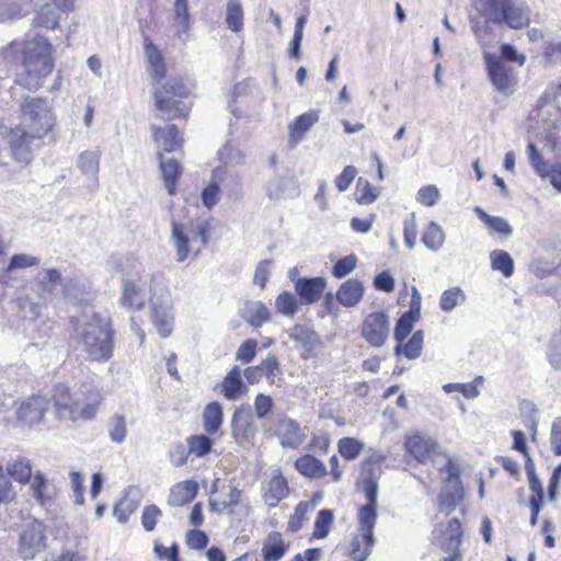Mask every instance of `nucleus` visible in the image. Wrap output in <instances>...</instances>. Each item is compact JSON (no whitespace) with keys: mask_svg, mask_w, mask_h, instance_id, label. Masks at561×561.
I'll list each match as a JSON object with an SVG mask.
<instances>
[{"mask_svg":"<svg viewBox=\"0 0 561 561\" xmlns=\"http://www.w3.org/2000/svg\"><path fill=\"white\" fill-rule=\"evenodd\" d=\"M215 170H221L225 172L222 181H220V185L227 190L229 197L237 195L241 188V178L239 173L226 165H220Z\"/></svg>","mask_w":561,"mask_h":561,"instance_id":"052dcab7","label":"nucleus"},{"mask_svg":"<svg viewBox=\"0 0 561 561\" xmlns=\"http://www.w3.org/2000/svg\"><path fill=\"white\" fill-rule=\"evenodd\" d=\"M216 388L220 389L222 396L229 401L240 399L248 391V387L242 380L239 366H233Z\"/></svg>","mask_w":561,"mask_h":561,"instance_id":"5701e85b","label":"nucleus"},{"mask_svg":"<svg viewBox=\"0 0 561 561\" xmlns=\"http://www.w3.org/2000/svg\"><path fill=\"white\" fill-rule=\"evenodd\" d=\"M327 280L321 277H300L295 282V290L301 304L311 305L318 301L324 291Z\"/></svg>","mask_w":561,"mask_h":561,"instance_id":"6ab92c4d","label":"nucleus"},{"mask_svg":"<svg viewBox=\"0 0 561 561\" xmlns=\"http://www.w3.org/2000/svg\"><path fill=\"white\" fill-rule=\"evenodd\" d=\"M377 507L374 506H362L358 511V524L363 533H365L364 539H370L374 536L373 529L377 522Z\"/></svg>","mask_w":561,"mask_h":561,"instance_id":"4d7b16f0","label":"nucleus"},{"mask_svg":"<svg viewBox=\"0 0 561 561\" xmlns=\"http://www.w3.org/2000/svg\"><path fill=\"white\" fill-rule=\"evenodd\" d=\"M101 401L102 398L96 391L71 393L66 385H58L55 389V412L61 421L92 420L98 413Z\"/></svg>","mask_w":561,"mask_h":561,"instance_id":"20e7f679","label":"nucleus"},{"mask_svg":"<svg viewBox=\"0 0 561 561\" xmlns=\"http://www.w3.org/2000/svg\"><path fill=\"white\" fill-rule=\"evenodd\" d=\"M64 297L76 304H88L94 298L91 283L84 277H72L65 280Z\"/></svg>","mask_w":561,"mask_h":561,"instance_id":"4be33fe9","label":"nucleus"},{"mask_svg":"<svg viewBox=\"0 0 561 561\" xmlns=\"http://www.w3.org/2000/svg\"><path fill=\"white\" fill-rule=\"evenodd\" d=\"M153 139L165 152H172L182 146V137L175 125L165 128L152 126Z\"/></svg>","mask_w":561,"mask_h":561,"instance_id":"72a5a7b5","label":"nucleus"},{"mask_svg":"<svg viewBox=\"0 0 561 561\" xmlns=\"http://www.w3.org/2000/svg\"><path fill=\"white\" fill-rule=\"evenodd\" d=\"M64 279L61 278V273L57 268H47L43 270L37 274L36 277V288L39 295V299L44 302L50 300L54 296H56L58 287L64 288Z\"/></svg>","mask_w":561,"mask_h":561,"instance_id":"412c9836","label":"nucleus"},{"mask_svg":"<svg viewBox=\"0 0 561 561\" xmlns=\"http://www.w3.org/2000/svg\"><path fill=\"white\" fill-rule=\"evenodd\" d=\"M49 400L46 397L33 396L23 401L16 411L18 420L33 425L39 422L48 408Z\"/></svg>","mask_w":561,"mask_h":561,"instance_id":"aec40b11","label":"nucleus"},{"mask_svg":"<svg viewBox=\"0 0 561 561\" xmlns=\"http://www.w3.org/2000/svg\"><path fill=\"white\" fill-rule=\"evenodd\" d=\"M491 267L501 272L505 277H510L514 273V261L512 256L504 250H493L490 253Z\"/></svg>","mask_w":561,"mask_h":561,"instance_id":"603ef678","label":"nucleus"},{"mask_svg":"<svg viewBox=\"0 0 561 561\" xmlns=\"http://www.w3.org/2000/svg\"><path fill=\"white\" fill-rule=\"evenodd\" d=\"M219 159L222 162V165L226 167H236L244 163L245 154L244 152L234 146L227 145L219 152Z\"/></svg>","mask_w":561,"mask_h":561,"instance_id":"69168bd1","label":"nucleus"},{"mask_svg":"<svg viewBox=\"0 0 561 561\" xmlns=\"http://www.w3.org/2000/svg\"><path fill=\"white\" fill-rule=\"evenodd\" d=\"M27 129L16 127L8 135V142L13 158L20 163H30L33 159V151L39 146L42 138L30 136Z\"/></svg>","mask_w":561,"mask_h":561,"instance_id":"f8f14e48","label":"nucleus"},{"mask_svg":"<svg viewBox=\"0 0 561 561\" xmlns=\"http://www.w3.org/2000/svg\"><path fill=\"white\" fill-rule=\"evenodd\" d=\"M224 412L217 401L208 403L203 412V426L207 434H217L222 425Z\"/></svg>","mask_w":561,"mask_h":561,"instance_id":"ea45409f","label":"nucleus"},{"mask_svg":"<svg viewBox=\"0 0 561 561\" xmlns=\"http://www.w3.org/2000/svg\"><path fill=\"white\" fill-rule=\"evenodd\" d=\"M420 318L414 317L412 314H409L404 312L397 321L393 336L396 341L398 342V345L394 350L396 354L399 355L401 351V343L408 337V335L411 333L414 323L419 321Z\"/></svg>","mask_w":561,"mask_h":561,"instance_id":"3c124183","label":"nucleus"},{"mask_svg":"<svg viewBox=\"0 0 561 561\" xmlns=\"http://www.w3.org/2000/svg\"><path fill=\"white\" fill-rule=\"evenodd\" d=\"M467 295L459 286L444 290L439 297V308L443 312L449 313L456 307L465 305Z\"/></svg>","mask_w":561,"mask_h":561,"instance_id":"a18cd8bd","label":"nucleus"},{"mask_svg":"<svg viewBox=\"0 0 561 561\" xmlns=\"http://www.w3.org/2000/svg\"><path fill=\"white\" fill-rule=\"evenodd\" d=\"M444 463L438 467L442 473H447L443 488L438 495V506L440 511L447 514L454 512L462 502L465 491L462 488L459 470L449 456H444Z\"/></svg>","mask_w":561,"mask_h":561,"instance_id":"6e6552de","label":"nucleus"},{"mask_svg":"<svg viewBox=\"0 0 561 561\" xmlns=\"http://www.w3.org/2000/svg\"><path fill=\"white\" fill-rule=\"evenodd\" d=\"M474 213L492 232L499 233L503 237L512 236L513 228L506 219L497 216H491L479 206L474 208Z\"/></svg>","mask_w":561,"mask_h":561,"instance_id":"37998d69","label":"nucleus"},{"mask_svg":"<svg viewBox=\"0 0 561 561\" xmlns=\"http://www.w3.org/2000/svg\"><path fill=\"white\" fill-rule=\"evenodd\" d=\"M266 195L271 201L295 198L299 187L291 178L275 176L267 184Z\"/></svg>","mask_w":561,"mask_h":561,"instance_id":"a878e982","label":"nucleus"},{"mask_svg":"<svg viewBox=\"0 0 561 561\" xmlns=\"http://www.w3.org/2000/svg\"><path fill=\"white\" fill-rule=\"evenodd\" d=\"M508 0H477L476 10L484 19L486 25L490 23H503L504 10Z\"/></svg>","mask_w":561,"mask_h":561,"instance_id":"2f4dec72","label":"nucleus"},{"mask_svg":"<svg viewBox=\"0 0 561 561\" xmlns=\"http://www.w3.org/2000/svg\"><path fill=\"white\" fill-rule=\"evenodd\" d=\"M339 451L342 457L353 460L362 451L364 445L355 438L344 437L339 440Z\"/></svg>","mask_w":561,"mask_h":561,"instance_id":"774afa93","label":"nucleus"},{"mask_svg":"<svg viewBox=\"0 0 561 561\" xmlns=\"http://www.w3.org/2000/svg\"><path fill=\"white\" fill-rule=\"evenodd\" d=\"M188 453L202 458L211 450L214 442L205 434L192 435L186 439Z\"/></svg>","mask_w":561,"mask_h":561,"instance_id":"13d9d810","label":"nucleus"},{"mask_svg":"<svg viewBox=\"0 0 561 561\" xmlns=\"http://www.w3.org/2000/svg\"><path fill=\"white\" fill-rule=\"evenodd\" d=\"M231 433L238 442H249L255 436L256 426L249 407L242 405L234 410L231 419Z\"/></svg>","mask_w":561,"mask_h":561,"instance_id":"f3484780","label":"nucleus"},{"mask_svg":"<svg viewBox=\"0 0 561 561\" xmlns=\"http://www.w3.org/2000/svg\"><path fill=\"white\" fill-rule=\"evenodd\" d=\"M364 293L363 282L357 278H350L340 285L335 298L343 307L352 308L359 304Z\"/></svg>","mask_w":561,"mask_h":561,"instance_id":"393cba45","label":"nucleus"},{"mask_svg":"<svg viewBox=\"0 0 561 561\" xmlns=\"http://www.w3.org/2000/svg\"><path fill=\"white\" fill-rule=\"evenodd\" d=\"M447 541H446V551H456L459 549L462 538V528L459 519L453 518L449 520L447 526Z\"/></svg>","mask_w":561,"mask_h":561,"instance_id":"338daca9","label":"nucleus"},{"mask_svg":"<svg viewBox=\"0 0 561 561\" xmlns=\"http://www.w3.org/2000/svg\"><path fill=\"white\" fill-rule=\"evenodd\" d=\"M151 298L150 308L152 321L161 337L171 335L174 328V310L170 298V291L163 287L159 291L150 287Z\"/></svg>","mask_w":561,"mask_h":561,"instance_id":"1a4fd4ad","label":"nucleus"},{"mask_svg":"<svg viewBox=\"0 0 561 561\" xmlns=\"http://www.w3.org/2000/svg\"><path fill=\"white\" fill-rule=\"evenodd\" d=\"M529 22L530 16L528 8L522 3L508 0L504 10L503 23L511 28L518 30L528 26Z\"/></svg>","mask_w":561,"mask_h":561,"instance_id":"f704fd0d","label":"nucleus"},{"mask_svg":"<svg viewBox=\"0 0 561 561\" xmlns=\"http://www.w3.org/2000/svg\"><path fill=\"white\" fill-rule=\"evenodd\" d=\"M423 340H424V333L421 330L415 331L412 336L409 339V341L402 346L401 351L402 354L408 359H415L421 355L422 348H423Z\"/></svg>","mask_w":561,"mask_h":561,"instance_id":"0e129e2a","label":"nucleus"},{"mask_svg":"<svg viewBox=\"0 0 561 561\" xmlns=\"http://www.w3.org/2000/svg\"><path fill=\"white\" fill-rule=\"evenodd\" d=\"M561 95V83L549 87L539 98L537 105L527 118L529 130L535 131L543 140L545 148L553 154L556 162L547 167V174L540 176L548 179L550 184L561 193V108L557 98Z\"/></svg>","mask_w":561,"mask_h":561,"instance_id":"f257e3e1","label":"nucleus"},{"mask_svg":"<svg viewBox=\"0 0 561 561\" xmlns=\"http://www.w3.org/2000/svg\"><path fill=\"white\" fill-rule=\"evenodd\" d=\"M8 474L21 484H27L33 478L32 466L30 460L19 458L7 465Z\"/></svg>","mask_w":561,"mask_h":561,"instance_id":"09e8293b","label":"nucleus"},{"mask_svg":"<svg viewBox=\"0 0 561 561\" xmlns=\"http://www.w3.org/2000/svg\"><path fill=\"white\" fill-rule=\"evenodd\" d=\"M287 545L278 531L270 533L263 541L261 556L262 561H279L286 554Z\"/></svg>","mask_w":561,"mask_h":561,"instance_id":"c85d7f7f","label":"nucleus"},{"mask_svg":"<svg viewBox=\"0 0 561 561\" xmlns=\"http://www.w3.org/2000/svg\"><path fill=\"white\" fill-rule=\"evenodd\" d=\"M380 194L378 187L371 185L368 181L362 178L357 182V197L356 202L360 205H369L374 203Z\"/></svg>","mask_w":561,"mask_h":561,"instance_id":"e2e57ef3","label":"nucleus"},{"mask_svg":"<svg viewBox=\"0 0 561 561\" xmlns=\"http://www.w3.org/2000/svg\"><path fill=\"white\" fill-rule=\"evenodd\" d=\"M21 54L22 69L15 82L30 91H36L54 68L51 46L45 37L35 36L22 44Z\"/></svg>","mask_w":561,"mask_h":561,"instance_id":"7ed1b4c3","label":"nucleus"},{"mask_svg":"<svg viewBox=\"0 0 561 561\" xmlns=\"http://www.w3.org/2000/svg\"><path fill=\"white\" fill-rule=\"evenodd\" d=\"M444 241L445 233L442 227L437 222L431 221L422 236V242L428 250L438 251L443 247Z\"/></svg>","mask_w":561,"mask_h":561,"instance_id":"5fc2aeb1","label":"nucleus"},{"mask_svg":"<svg viewBox=\"0 0 561 561\" xmlns=\"http://www.w3.org/2000/svg\"><path fill=\"white\" fill-rule=\"evenodd\" d=\"M75 330L89 359L106 362L113 356V330L107 316L84 313L77 320Z\"/></svg>","mask_w":561,"mask_h":561,"instance_id":"f03ea898","label":"nucleus"},{"mask_svg":"<svg viewBox=\"0 0 561 561\" xmlns=\"http://www.w3.org/2000/svg\"><path fill=\"white\" fill-rule=\"evenodd\" d=\"M139 506V500L137 497V491L129 489L121 501L114 506L113 515L117 518L121 524H126L129 516L134 514Z\"/></svg>","mask_w":561,"mask_h":561,"instance_id":"4c0bfd02","label":"nucleus"},{"mask_svg":"<svg viewBox=\"0 0 561 561\" xmlns=\"http://www.w3.org/2000/svg\"><path fill=\"white\" fill-rule=\"evenodd\" d=\"M46 546L45 526L37 519H26L19 540V552L24 559H33Z\"/></svg>","mask_w":561,"mask_h":561,"instance_id":"9b49d317","label":"nucleus"},{"mask_svg":"<svg viewBox=\"0 0 561 561\" xmlns=\"http://www.w3.org/2000/svg\"><path fill=\"white\" fill-rule=\"evenodd\" d=\"M198 492V484L194 480H185L170 489L168 504L173 507L183 506L192 502Z\"/></svg>","mask_w":561,"mask_h":561,"instance_id":"bb28decb","label":"nucleus"},{"mask_svg":"<svg viewBox=\"0 0 561 561\" xmlns=\"http://www.w3.org/2000/svg\"><path fill=\"white\" fill-rule=\"evenodd\" d=\"M275 435L278 437L283 448L296 449L306 439V434L299 423L287 416H283L278 420Z\"/></svg>","mask_w":561,"mask_h":561,"instance_id":"dca6fc26","label":"nucleus"},{"mask_svg":"<svg viewBox=\"0 0 561 561\" xmlns=\"http://www.w3.org/2000/svg\"><path fill=\"white\" fill-rule=\"evenodd\" d=\"M144 49L151 77L157 82L161 81L165 77V64L161 51L149 37L145 38Z\"/></svg>","mask_w":561,"mask_h":561,"instance_id":"473e14b6","label":"nucleus"},{"mask_svg":"<svg viewBox=\"0 0 561 561\" xmlns=\"http://www.w3.org/2000/svg\"><path fill=\"white\" fill-rule=\"evenodd\" d=\"M224 174L221 170H214L209 184L202 192V202L207 209H211L219 202L220 181Z\"/></svg>","mask_w":561,"mask_h":561,"instance_id":"c03bdc74","label":"nucleus"},{"mask_svg":"<svg viewBox=\"0 0 561 561\" xmlns=\"http://www.w3.org/2000/svg\"><path fill=\"white\" fill-rule=\"evenodd\" d=\"M107 264L112 270L127 275L133 273L139 275L141 270L140 262L131 254L112 255Z\"/></svg>","mask_w":561,"mask_h":561,"instance_id":"de8ad7c7","label":"nucleus"},{"mask_svg":"<svg viewBox=\"0 0 561 561\" xmlns=\"http://www.w3.org/2000/svg\"><path fill=\"white\" fill-rule=\"evenodd\" d=\"M259 368L262 371V376H265L271 385L279 386V381L283 377V369L275 355L268 354V356L259 364Z\"/></svg>","mask_w":561,"mask_h":561,"instance_id":"8fccbe9b","label":"nucleus"},{"mask_svg":"<svg viewBox=\"0 0 561 561\" xmlns=\"http://www.w3.org/2000/svg\"><path fill=\"white\" fill-rule=\"evenodd\" d=\"M160 169L163 175L167 191L169 195L175 194L176 181L181 174L180 163L175 159H163L162 154L159 153Z\"/></svg>","mask_w":561,"mask_h":561,"instance_id":"a19ab883","label":"nucleus"},{"mask_svg":"<svg viewBox=\"0 0 561 561\" xmlns=\"http://www.w3.org/2000/svg\"><path fill=\"white\" fill-rule=\"evenodd\" d=\"M242 492L234 485H229V493L222 501L209 500L211 511L217 513H232L233 507L239 504Z\"/></svg>","mask_w":561,"mask_h":561,"instance_id":"864d4df0","label":"nucleus"},{"mask_svg":"<svg viewBox=\"0 0 561 561\" xmlns=\"http://www.w3.org/2000/svg\"><path fill=\"white\" fill-rule=\"evenodd\" d=\"M241 318L252 328H261L264 323L271 321L270 309L257 300H249L240 308Z\"/></svg>","mask_w":561,"mask_h":561,"instance_id":"b1692460","label":"nucleus"},{"mask_svg":"<svg viewBox=\"0 0 561 561\" xmlns=\"http://www.w3.org/2000/svg\"><path fill=\"white\" fill-rule=\"evenodd\" d=\"M482 381V377H477L473 382H468V383H457V382H451V383H446L443 386V389L446 393H451L454 391H458L460 393H462V396L467 399H476L479 397L480 394V391L477 387V382H481Z\"/></svg>","mask_w":561,"mask_h":561,"instance_id":"680f3d73","label":"nucleus"},{"mask_svg":"<svg viewBox=\"0 0 561 561\" xmlns=\"http://www.w3.org/2000/svg\"><path fill=\"white\" fill-rule=\"evenodd\" d=\"M319 114L310 111L299 115L293 124L289 125V138L294 145L299 144L311 127L318 123Z\"/></svg>","mask_w":561,"mask_h":561,"instance_id":"c9c22d12","label":"nucleus"},{"mask_svg":"<svg viewBox=\"0 0 561 561\" xmlns=\"http://www.w3.org/2000/svg\"><path fill=\"white\" fill-rule=\"evenodd\" d=\"M188 91L179 79H171L154 91L156 108L164 121L185 116L188 107L182 101Z\"/></svg>","mask_w":561,"mask_h":561,"instance_id":"423d86ee","label":"nucleus"},{"mask_svg":"<svg viewBox=\"0 0 561 561\" xmlns=\"http://www.w3.org/2000/svg\"><path fill=\"white\" fill-rule=\"evenodd\" d=\"M295 467L304 477L310 479H319L327 476L324 463L309 454L298 458L295 462Z\"/></svg>","mask_w":561,"mask_h":561,"instance_id":"58836bf2","label":"nucleus"},{"mask_svg":"<svg viewBox=\"0 0 561 561\" xmlns=\"http://www.w3.org/2000/svg\"><path fill=\"white\" fill-rule=\"evenodd\" d=\"M210 225L208 220L201 218L183 217L171 219V239L175 249V260L184 262L191 251V244L199 240L201 245L196 250L198 254L202 248L206 247L209 240Z\"/></svg>","mask_w":561,"mask_h":561,"instance_id":"39448f33","label":"nucleus"},{"mask_svg":"<svg viewBox=\"0 0 561 561\" xmlns=\"http://www.w3.org/2000/svg\"><path fill=\"white\" fill-rule=\"evenodd\" d=\"M28 483L31 494L37 504L43 507H49L54 502L55 492L45 476L37 471Z\"/></svg>","mask_w":561,"mask_h":561,"instance_id":"cd10ccee","label":"nucleus"},{"mask_svg":"<svg viewBox=\"0 0 561 561\" xmlns=\"http://www.w3.org/2000/svg\"><path fill=\"white\" fill-rule=\"evenodd\" d=\"M53 4L46 3L37 11L33 23L36 26L55 28L59 22L57 10L70 11L73 9L75 0H51Z\"/></svg>","mask_w":561,"mask_h":561,"instance_id":"a211bd4d","label":"nucleus"},{"mask_svg":"<svg viewBox=\"0 0 561 561\" xmlns=\"http://www.w3.org/2000/svg\"><path fill=\"white\" fill-rule=\"evenodd\" d=\"M287 335L297 347L302 348L301 357L305 359L314 356L316 350L321 343L320 335L307 324H295L287 331Z\"/></svg>","mask_w":561,"mask_h":561,"instance_id":"2eb2a0df","label":"nucleus"},{"mask_svg":"<svg viewBox=\"0 0 561 561\" xmlns=\"http://www.w3.org/2000/svg\"><path fill=\"white\" fill-rule=\"evenodd\" d=\"M55 116L48 102L41 98L25 99L19 127L28 130L31 137L43 138L54 126Z\"/></svg>","mask_w":561,"mask_h":561,"instance_id":"0eeeda50","label":"nucleus"},{"mask_svg":"<svg viewBox=\"0 0 561 561\" xmlns=\"http://www.w3.org/2000/svg\"><path fill=\"white\" fill-rule=\"evenodd\" d=\"M121 302L129 309H141L146 301L145 285L129 278L123 279Z\"/></svg>","mask_w":561,"mask_h":561,"instance_id":"7c9ffc66","label":"nucleus"},{"mask_svg":"<svg viewBox=\"0 0 561 561\" xmlns=\"http://www.w3.org/2000/svg\"><path fill=\"white\" fill-rule=\"evenodd\" d=\"M288 494V485L286 479L278 471L266 484L264 491L265 503L273 507Z\"/></svg>","mask_w":561,"mask_h":561,"instance_id":"e433bc0d","label":"nucleus"},{"mask_svg":"<svg viewBox=\"0 0 561 561\" xmlns=\"http://www.w3.org/2000/svg\"><path fill=\"white\" fill-rule=\"evenodd\" d=\"M276 311L285 317H294L298 311V304L295 295L289 291L280 293L275 299Z\"/></svg>","mask_w":561,"mask_h":561,"instance_id":"bf43d9fd","label":"nucleus"},{"mask_svg":"<svg viewBox=\"0 0 561 561\" xmlns=\"http://www.w3.org/2000/svg\"><path fill=\"white\" fill-rule=\"evenodd\" d=\"M244 11L241 0H228L226 4L225 23L233 33H239L243 28Z\"/></svg>","mask_w":561,"mask_h":561,"instance_id":"79ce46f5","label":"nucleus"},{"mask_svg":"<svg viewBox=\"0 0 561 561\" xmlns=\"http://www.w3.org/2000/svg\"><path fill=\"white\" fill-rule=\"evenodd\" d=\"M405 449L417 461L425 462L432 457L447 456L440 451V448L435 439L423 434H413L405 439Z\"/></svg>","mask_w":561,"mask_h":561,"instance_id":"4468645a","label":"nucleus"},{"mask_svg":"<svg viewBox=\"0 0 561 561\" xmlns=\"http://www.w3.org/2000/svg\"><path fill=\"white\" fill-rule=\"evenodd\" d=\"M77 167L81 173L91 178V184L88 186L89 190L92 192L96 191L99 187L100 153L92 150L81 152L77 159Z\"/></svg>","mask_w":561,"mask_h":561,"instance_id":"c756f323","label":"nucleus"},{"mask_svg":"<svg viewBox=\"0 0 561 561\" xmlns=\"http://www.w3.org/2000/svg\"><path fill=\"white\" fill-rule=\"evenodd\" d=\"M106 430L112 443L121 445L127 437V420L123 414L115 413L108 417Z\"/></svg>","mask_w":561,"mask_h":561,"instance_id":"49530a36","label":"nucleus"},{"mask_svg":"<svg viewBox=\"0 0 561 561\" xmlns=\"http://www.w3.org/2000/svg\"><path fill=\"white\" fill-rule=\"evenodd\" d=\"M364 538L365 533L362 531V534L355 536L351 542V554L355 561H365L371 552L375 542L374 536H371L369 540Z\"/></svg>","mask_w":561,"mask_h":561,"instance_id":"6e6d98bb","label":"nucleus"},{"mask_svg":"<svg viewBox=\"0 0 561 561\" xmlns=\"http://www.w3.org/2000/svg\"><path fill=\"white\" fill-rule=\"evenodd\" d=\"M483 58L488 78L494 89L505 96L512 95L518 82L515 70L494 54L485 53Z\"/></svg>","mask_w":561,"mask_h":561,"instance_id":"9d476101","label":"nucleus"},{"mask_svg":"<svg viewBox=\"0 0 561 561\" xmlns=\"http://www.w3.org/2000/svg\"><path fill=\"white\" fill-rule=\"evenodd\" d=\"M389 335V318L382 312L368 314L362 324L363 339L374 347H381Z\"/></svg>","mask_w":561,"mask_h":561,"instance_id":"ddd939ff","label":"nucleus"}]
</instances>
